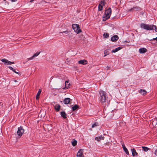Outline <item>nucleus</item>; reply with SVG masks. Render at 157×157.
<instances>
[{
    "label": "nucleus",
    "mask_w": 157,
    "mask_h": 157,
    "mask_svg": "<svg viewBox=\"0 0 157 157\" xmlns=\"http://www.w3.org/2000/svg\"><path fill=\"white\" fill-rule=\"evenodd\" d=\"M140 93L141 94H142L143 95H145L146 94V93H147V92L145 90H144L141 89L140 91Z\"/></svg>",
    "instance_id": "aec40b11"
},
{
    "label": "nucleus",
    "mask_w": 157,
    "mask_h": 157,
    "mask_svg": "<svg viewBox=\"0 0 157 157\" xmlns=\"http://www.w3.org/2000/svg\"><path fill=\"white\" fill-rule=\"evenodd\" d=\"M61 116L64 118L65 119L67 118V114L64 112H61Z\"/></svg>",
    "instance_id": "f3484780"
},
{
    "label": "nucleus",
    "mask_w": 157,
    "mask_h": 157,
    "mask_svg": "<svg viewBox=\"0 0 157 157\" xmlns=\"http://www.w3.org/2000/svg\"><path fill=\"white\" fill-rule=\"evenodd\" d=\"M78 108V106L77 105H75L74 106L72 107V110L75 111Z\"/></svg>",
    "instance_id": "412c9836"
},
{
    "label": "nucleus",
    "mask_w": 157,
    "mask_h": 157,
    "mask_svg": "<svg viewBox=\"0 0 157 157\" xmlns=\"http://www.w3.org/2000/svg\"><path fill=\"white\" fill-rule=\"evenodd\" d=\"M155 121L157 122V119H156Z\"/></svg>",
    "instance_id": "ea45409f"
},
{
    "label": "nucleus",
    "mask_w": 157,
    "mask_h": 157,
    "mask_svg": "<svg viewBox=\"0 0 157 157\" xmlns=\"http://www.w3.org/2000/svg\"><path fill=\"white\" fill-rule=\"evenodd\" d=\"M83 149H80L78 151L77 154V157H84L83 155Z\"/></svg>",
    "instance_id": "0eeeda50"
},
{
    "label": "nucleus",
    "mask_w": 157,
    "mask_h": 157,
    "mask_svg": "<svg viewBox=\"0 0 157 157\" xmlns=\"http://www.w3.org/2000/svg\"><path fill=\"white\" fill-rule=\"evenodd\" d=\"M77 144V141L76 140H74L72 142V144L73 146H75Z\"/></svg>",
    "instance_id": "4be33fe9"
},
{
    "label": "nucleus",
    "mask_w": 157,
    "mask_h": 157,
    "mask_svg": "<svg viewBox=\"0 0 157 157\" xmlns=\"http://www.w3.org/2000/svg\"><path fill=\"white\" fill-rule=\"evenodd\" d=\"M106 68H107V70H108V69H109V67H108V66H107V67H106Z\"/></svg>",
    "instance_id": "4c0bfd02"
},
{
    "label": "nucleus",
    "mask_w": 157,
    "mask_h": 157,
    "mask_svg": "<svg viewBox=\"0 0 157 157\" xmlns=\"http://www.w3.org/2000/svg\"><path fill=\"white\" fill-rule=\"evenodd\" d=\"M24 132V129H23L22 127H20L18 128V130L17 132V134L18 136L21 137Z\"/></svg>",
    "instance_id": "39448f33"
},
{
    "label": "nucleus",
    "mask_w": 157,
    "mask_h": 157,
    "mask_svg": "<svg viewBox=\"0 0 157 157\" xmlns=\"http://www.w3.org/2000/svg\"><path fill=\"white\" fill-rule=\"evenodd\" d=\"M8 67L10 70L13 71L14 69L12 67L9 66Z\"/></svg>",
    "instance_id": "2f4dec72"
},
{
    "label": "nucleus",
    "mask_w": 157,
    "mask_h": 157,
    "mask_svg": "<svg viewBox=\"0 0 157 157\" xmlns=\"http://www.w3.org/2000/svg\"><path fill=\"white\" fill-rule=\"evenodd\" d=\"M140 9V8L139 7H134L132 8L130 10H129V11H131L132 10H133V9H136V10H139Z\"/></svg>",
    "instance_id": "a878e982"
},
{
    "label": "nucleus",
    "mask_w": 157,
    "mask_h": 157,
    "mask_svg": "<svg viewBox=\"0 0 157 157\" xmlns=\"http://www.w3.org/2000/svg\"><path fill=\"white\" fill-rule=\"evenodd\" d=\"M104 137L102 136H99L98 137H96L95 138V140L98 141H99L101 140H103L104 139Z\"/></svg>",
    "instance_id": "9b49d317"
},
{
    "label": "nucleus",
    "mask_w": 157,
    "mask_h": 157,
    "mask_svg": "<svg viewBox=\"0 0 157 157\" xmlns=\"http://www.w3.org/2000/svg\"><path fill=\"white\" fill-rule=\"evenodd\" d=\"M121 49V48L120 47H118V48H115V49L113 50L111 52H112L115 53V52H117L118 51H119V50H120Z\"/></svg>",
    "instance_id": "6ab92c4d"
},
{
    "label": "nucleus",
    "mask_w": 157,
    "mask_h": 157,
    "mask_svg": "<svg viewBox=\"0 0 157 157\" xmlns=\"http://www.w3.org/2000/svg\"><path fill=\"white\" fill-rule=\"evenodd\" d=\"M142 148L145 151H147L149 149L148 148L145 147H142Z\"/></svg>",
    "instance_id": "393cba45"
},
{
    "label": "nucleus",
    "mask_w": 157,
    "mask_h": 157,
    "mask_svg": "<svg viewBox=\"0 0 157 157\" xmlns=\"http://www.w3.org/2000/svg\"><path fill=\"white\" fill-rule=\"evenodd\" d=\"M40 53V52H37L35 54H34L32 57L30 58H27L26 59L27 61L29 60H32L34 57L38 56L39 55Z\"/></svg>",
    "instance_id": "6e6552de"
},
{
    "label": "nucleus",
    "mask_w": 157,
    "mask_h": 157,
    "mask_svg": "<svg viewBox=\"0 0 157 157\" xmlns=\"http://www.w3.org/2000/svg\"><path fill=\"white\" fill-rule=\"evenodd\" d=\"M70 83H69L68 81H66L65 82V87H64L63 89H68Z\"/></svg>",
    "instance_id": "dca6fc26"
},
{
    "label": "nucleus",
    "mask_w": 157,
    "mask_h": 157,
    "mask_svg": "<svg viewBox=\"0 0 157 157\" xmlns=\"http://www.w3.org/2000/svg\"><path fill=\"white\" fill-rule=\"evenodd\" d=\"M140 27L144 29L147 30H155V32L157 33V29L156 26L154 25H149L145 24L142 23L140 24Z\"/></svg>",
    "instance_id": "f03ea898"
},
{
    "label": "nucleus",
    "mask_w": 157,
    "mask_h": 157,
    "mask_svg": "<svg viewBox=\"0 0 157 157\" xmlns=\"http://www.w3.org/2000/svg\"><path fill=\"white\" fill-rule=\"evenodd\" d=\"M35 0H31L30 1V2H32L33 1H34Z\"/></svg>",
    "instance_id": "e433bc0d"
},
{
    "label": "nucleus",
    "mask_w": 157,
    "mask_h": 157,
    "mask_svg": "<svg viewBox=\"0 0 157 157\" xmlns=\"http://www.w3.org/2000/svg\"><path fill=\"white\" fill-rule=\"evenodd\" d=\"M118 39V36L117 35H115L111 38V40L113 42L116 41Z\"/></svg>",
    "instance_id": "1a4fd4ad"
},
{
    "label": "nucleus",
    "mask_w": 157,
    "mask_h": 157,
    "mask_svg": "<svg viewBox=\"0 0 157 157\" xmlns=\"http://www.w3.org/2000/svg\"><path fill=\"white\" fill-rule=\"evenodd\" d=\"M105 4V2L104 1H101L99 4L100 5L102 6H104Z\"/></svg>",
    "instance_id": "c85d7f7f"
},
{
    "label": "nucleus",
    "mask_w": 157,
    "mask_h": 157,
    "mask_svg": "<svg viewBox=\"0 0 157 157\" xmlns=\"http://www.w3.org/2000/svg\"><path fill=\"white\" fill-rule=\"evenodd\" d=\"M68 33V31H63V32H60V33H64L66 34H67Z\"/></svg>",
    "instance_id": "7c9ffc66"
},
{
    "label": "nucleus",
    "mask_w": 157,
    "mask_h": 157,
    "mask_svg": "<svg viewBox=\"0 0 157 157\" xmlns=\"http://www.w3.org/2000/svg\"><path fill=\"white\" fill-rule=\"evenodd\" d=\"M111 13V10L110 8H108L105 12V16L103 17V20L105 21L110 17Z\"/></svg>",
    "instance_id": "7ed1b4c3"
},
{
    "label": "nucleus",
    "mask_w": 157,
    "mask_h": 157,
    "mask_svg": "<svg viewBox=\"0 0 157 157\" xmlns=\"http://www.w3.org/2000/svg\"><path fill=\"white\" fill-rule=\"evenodd\" d=\"M14 82H17V81H16V80H15V81H14Z\"/></svg>",
    "instance_id": "58836bf2"
},
{
    "label": "nucleus",
    "mask_w": 157,
    "mask_h": 157,
    "mask_svg": "<svg viewBox=\"0 0 157 157\" xmlns=\"http://www.w3.org/2000/svg\"><path fill=\"white\" fill-rule=\"evenodd\" d=\"M103 6L99 4L98 6V10L101 11L102 10Z\"/></svg>",
    "instance_id": "cd10ccee"
},
{
    "label": "nucleus",
    "mask_w": 157,
    "mask_h": 157,
    "mask_svg": "<svg viewBox=\"0 0 157 157\" xmlns=\"http://www.w3.org/2000/svg\"><path fill=\"white\" fill-rule=\"evenodd\" d=\"M123 150L124 152L126 153L128 155L129 154V152L127 150V148L126 147H124Z\"/></svg>",
    "instance_id": "5701e85b"
},
{
    "label": "nucleus",
    "mask_w": 157,
    "mask_h": 157,
    "mask_svg": "<svg viewBox=\"0 0 157 157\" xmlns=\"http://www.w3.org/2000/svg\"><path fill=\"white\" fill-rule=\"evenodd\" d=\"M155 153L156 155H157V149L155 150Z\"/></svg>",
    "instance_id": "72a5a7b5"
},
{
    "label": "nucleus",
    "mask_w": 157,
    "mask_h": 157,
    "mask_svg": "<svg viewBox=\"0 0 157 157\" xmlns=\"http://www.w3.org/2000/svg\"><path fill=\"white\" fill-rule=\"evenodd\" d=\"M147 51V50L145 48H140L139 49V52L140 53H144L146 52Z\"/></svg>",
    "instance_id": "f8f14e48"
},
{
    "label": "nucleus",
    "mask_w": 157,
    "mask_h": 157,
    "mask_svg": "<svg viewBox=\"0 0 157 157\" xmlns=\"http://www.w3.org/2000/svg\"><path fill=\"white\" fill-rule=\"evenodd\" d=\"M78 63L79 64L85 65L87 63V61L85 60H81L78 61Z\"/></svg>",
    "instance_id": "ddd939ff"
},
{
    "label": "nucleus",
    "mask_w": 157,
    "mask_h": 157,
    "mask_svg": "<svg viewBox=\"0 0 157 157\" xmlns=\"http://www.w3.org/2000/svg\"><path fill=\"white\" fill-rule=\"evenodd\" d=\"M1 61L2 62H4L5 64H7L8 65H10L14 63V62H10L5 59H2L1 60Z\"/></svg>",
    "instance_id": "423d86ee"
},
{
    "label": "nucleus",
    "mask_w": 157,
    "mask_h": 157,
    "mask_svg": "<svg viewBox=\"0 0 157 157\" xmlns=\"http://www.w3.org/2000/svg\"><path fill=\"white\" fill-rule=\"evenodd\" d=\"M131 151H132V155L133 156H134L138 155V153H137L135 149H131Z\"/></svg>",
    "instance_id": "2eb2a0df"
},
{
    "label": "nucleus",
    "mask_w": 157,
    "mask_h": 157,
    "mask_svg": "<svg viewBox=\"0 0 157 157\" xmlns=\"http://www.w3.org/2000/svg\"><path fill=\"white\" fill-rule=\"evenodd\" d=\"M12 2H14L17 1V0H11Z\"/></svg>",
    "instance_id": "f704fd0d"
},
{
    "label": "nucleus",
    "mask_w": 157,
    "mask_h": 157,
    "mask_svg": "<svg viewBox=\"0 0 157 157\" xmlns=\"http://www.w3.org/2000/svg\"><path fill=\"white\" fill-rule=\"evenodd\" d=\"M41 92V90L40 89L39 90L36 96V99L38 100L39 99L40 95Z\"/></svg>",
    "instance_id": "a211bd4d"
},
{
    "label": "nucleus",
    "mask_w": 157,
    "mask_h": 157,
    "mask_svg": "<svg viewBox=\"0 0 157 157\" xmlns=\"http://www.w3.org/2000/svg\"><path fill=\"white\" fill-rule=\"evenodd\" d=\"M4 1H6V0H4Z\"/></svg>",
    "instance_id": "a19ab883"
},
{
    "label": "nucleus",
    "mask_w": 157,
    "mask_h": 157,
    "mask_svg": "<svg viewBox=\"0 0 157 157\" xmlns=\"http://www.w3.org/2000/svg\"><path fill=\"white\" fill-rule=\"evenodd\" d=\"M103 36L105 38H108L109 36L108 33H105L103 35Z\"/></svg>",
    "instance_id": "b1692460"
},
{
    "label": "nucleus",
    "mask_w": 157,
    "mask_h": 157,
    "mask_svg": "<svg viewBox=\"0 0 157 157\" xmlns=\"http://www.w3.org/2000/svg\"><path fill=\"white\" fill-rule=\"evenodd\" d=\"M100 96L99 98V100L103 105H106V103L107 102L108 97L106 95L104 91H101L100 92Z\"/></svg>",
    "instance_id": "f257e3e1"
},
{
    "label": "nucleus",
    "mask_w": 157,
    "mask_h": 157,
    "mask_svg": "<svg viewBox=\"0 0 157 157\" xmlns=\"http://www.w3.org/2000/svg\"><path fill=\"white\" fill-rule=\"evenodd\" d=\"M104 53L105 54V55L104 56V57L105 56L107 55H109V53L108 52V51L107 50H106L104 51Z\"/></svg>",
    "instance_id": "c756f323"
},
{
    "label": "nucleus",
    "mask_w": 157,
    "mask_h": 157,
    "mask_svg": "<svg viewBox=\"0 0 157 157\" xmlns=\"http://www.w3.org/2000/svg\"><path fill=\"white\" fill-rule=\"evenodd\" d=\"M71 99L69 98H66L63 100L64 103L65 104H67L70 102Z\"/></svg>",
    "instance_id": "9d476101"
},
{
    "label": "nucleus",
    "mask_w": 157,
    "mask_h": 157,
    "mask_svg": "<svg viewBox=\"0 0 157 157\" xmlns=\"http://www.w3.org/2000/svg\"><path fill=\"white\" fill-rule=\"evenodd\" d=\"M14 73L16 74H19V73L18 72L16 71L14 69L13 71Z\"/></svg>",
    "instance_id": "473e14b6"
},
{
    "label": "nucleus",
    "mask_w": 157,
    "mask_h": 157,
    "mask_svg": "<svg viewBox=\"0 0 157 157\" xmlns=\"http://www.w3.org/2000/svg\"><path fill=\"white\" fill-rule=\"evenodd\" d=\"M122 147H123V149H124V147H125L124 144V145H122Z\"/></svg>",
    "instance_id": "c9c22d12"
},
{
    "label": "nucleus",
    "mask_w": 157,
    "mask_h": 157,
    "mask_svg": "<svg viewBox=\"0 0 157 157\" xmlns=\"http://www.w3.org/2000/svg\"><path fill=\"white\" fill-rule=\"evenodd\" d=\"M54 107L56 111H58L60 108V106L59 104H57L54 106Z\"/></svg>",
    "instance_id": "4468645a"
},
{
    "label": "nucleus",
    "mask_w": 157,
    "mask_h": 157,
    "mask_svg": "<svg viewBox=\"0 0 157 157\" xmlns=\"http://www.w3.org/2000/svg\"><path fill=\"white\" fill-rule=\"evenodd\" d=\"M98 125V123H95L92 125V127L93 128Z\"/></svg>",
    "instance_id": "bb28decb"
},
{
    "label": "nucleus",
    "mask_w": 157,
    "mask_h": 157,
    "mask_svg": "<svg viewBox=\"0 0 157 157\" xmlns=\"http://www.w3.org/2000/svg\"><path fill=\"white\" fill-rule=\"evenodd\" d=\"M72 27L75 32L77 34H78L81 32V30L80 29L79 25L77 24H73L72 25Z\"/></svg>",
    "instance_id": "20e7f679"
}]
</instances>
